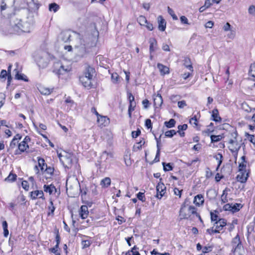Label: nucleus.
Returning a JSON list of instances; mask_svg holds the SVG:
<instances>
[{
	"mask_svg": "<svg viewBox=\"0 0 255 255\" xmlns=\"http://www.w3.org/2000/svg\"><path fill=\"white\" fill-rule=\"evenodd\" d=\"M178 107L180 109H182L187 106L186 101L185 100H182L181 101L178 102Z\"/></svg>",
	"mask_w": 255,
	"mask_h": 255,
	"instance_id": "obj_64",
	"label": "nucleus"
},
{
	"mask_svg": "<svg viewBox=\"0 0 255 255\" xmlns=\"http://www.w3.org/2000/svg\"><path fill=\"white\" fill-rule=\"evenodd\" d=\"M22 136L19 134H16L12 138L9 144L10 148L8 150H10L15 147L16 145V141L21 139Z\"/></svg>",
	"mask_w": 255,
	"mask_h": 255,
	"instance_id": "obj_33",
	"label": "nucleus"
},
{
	"mask_svg": "<svg viewBox=\"0 0 255 255\" xmlns=\"http://www.w3.org/2000/svg\"><path fill=\"white\" fill-rule=\"evenodd\" d=\"M137 20L139 24L141 26L144 25L145 23H147V21L145 16L142 15H139L137 18Z\"/></svg>",
	"mask_w": 255,
	"mask_h": 255,
	"instance_id": "obj_46",
	"label": "nucleus"
},
{
	"mask_svg": "<svg viewBox=\"0 0 255 255\" xmlns=\"http://www.w3.org/2000/svg\"><path fill=\"white\" fill-rule=\"evenodd\" d=\"M36 131L38 133L41 135L44 138L48 139L47 136L42 133V131L46 130L47 129V126L43 124H39L38 127L35 126Z\"/></svg>",
	"mask_w": 255,
	"mask_h": 255,
	"instance_id": "obj_23",
	"label": "nucleus"
},
{
	"mask_svg": "<svg viewBox=\"0 0 255 255\" xmlns=\"http://www.w3.org/2000/svg\"><path fill=\"white\" fill-rule=\"evenodd\" d=\"M249 74L251 79L255 81V62L251 65Z\"/></svg>",
	"mask_w": 255,
	"mask_h": 255,
	"instance_id": "obj_35",
	"label": "nucleus"
},
{
	"mask_svg": "<svg viewBox=\"0 0 255 255\" xmlns=\"http://www.w3.org/2000/svg\"><path fill=\"white\" fill-rule=\"evenodd\" d=\"M168 12L174 20L178 19V17L175 14L174 11L169 7H168Z\"/></svg>",
	"mask_w": 255,
	"mask_h": 255,
	"instance_id": "obj_57",
	"label": "nucleus"
},
{
	"mask_svg": "<svg viewBox=\"0 0 255 255\" xmlns=\"http://www.w3.org/2000/svg\"><path fill=\"white\" fill-rule=\"evenodd\" d=\"M145 143V139L143 137H140L139 141L136 142L135 144L134 145V148H136L137 150H140Z\"/></svg>",
	"mask_w": 255,
	"mask_h": 255,
	"instance_id": "obj_37",
	"label": "nucleus"
},
{
	"mask_svg": "<svg viewBox=\"0 0 255 255\" xmlns=\"http://www.w3.org/2000/svg\"><path fill=\"white\" fill-rule=\"evenodd\" d=\"M158 29L160 31H164L166 28V22L162 15H159L157 18Z\"/></svg>",
	"mask_w": 255,
	"mask_h": 255,
	"instance_id": "obj_20",
	"label": "nucleus"
},
{
	"mask_svg": "<svg viewBox=\"0 0 255 255\" xmlns=\"http://www.w3.org/2000/svg\"><path fill=\"white\" fill-rule=\"evenodd\" d=\"M139 248L136 246H134L130 250L131 255H141L138 251Z\"/></svg>",
	"mask_w": 255,
	"mask_h": 255,
	"instance_id": "obj_54",
	"label": "nucleus"
},
{
	"mask_svg": "<svg viewBox=\"0 0 255 255\" xmlns=\"http://www.w3.org/2000/svg\"><path fill=\"white\" fill-rule=\"evenodd\" d=\"M193 216L196 217L201 223H203L201 216L199 213L198 212L197 208L193 205L186 204V201L185 200L182 203L179 211L180 220H192Z\"/></svg>",
	"mask_w": 255,
	"mask_h": 255,
	"instance_id": "obj_1",
	"label": "nucleus"
},
{
	"mask_svg": "<svg viewBox=\"0 0 255 255\" xmlns=\"http://www.w3.org/2000/svg\"><path fill=\"white\" fill-rule=\"evenodd\" d=\"M17 176L13 171H10L8 175L4 179V181L7 183H13L17 179Z\"/></svg>",
	"mask_w": 255,
	"mask_h": 255,
	"instance_id": "obj_27",
	"label": "nucleus"
},
{
	"mask_svg": "<svg viewBox=\"0 0 255 255\" xmlns=\"http://www.w3.org/2000/svg\"><path fill=\"white\" fill-rule=\"evenodd\" d=\"M6 31L9 34L19 35L22 33L30 31V24L27 21L16 20L13 23H10L6 28Z\"/></svg>",
	"mask_w": 255,
	"mask_h": 255,
	"instance_id": "obj_2",
	"label": "nucleus"
},
{
	"mask_svg": "<svg viewBox=\"0 0 255 255\" xmlns=\"http://www.w3.org/2000/svg\"><path fill=\"white\" fill-rule=\"evenodd\" d=\"M49 252L54 254L55 255H61L59 247H53L49 249Z\"/></svg>",
	"mask_w": 255,
	"mask_h": 255,
	"instance_id": "obj_49",
	"label": "nucleus"
},
{
	"mask_svg": "<svg viewBox=\"0 0 255 255\" xmlns=\"http://www.w3.org/2000/svg\"><path fill=\"white\" fill-rule=\"evenodd\" d=\"M43 192L48 193L49 195H55L57 192V189L54 185L52 183L50 184H44L43 187Z\"/></svg>",
	"mask_w": 255,
	"mask_h": 255,
	"instance_id": "obj_14",
	"label": "nucleus"
},
{
	"mask_svg": "<svg viewBox=\"0 0 255 255\" xmlns=\"http://www.w3.org/2000/svg\"><path fill=\"white\" fill-rule=\"evenodd\" d=\"M124 158L125 163L126 164V165L127 166L130 165L131 163V161L129 160V159H130L129 156L128 155H124Z\"/></svg>",
	"mask_w": 255,
	"mask_h": 255,
	"instance_id": "obj_62",
	"label": "nucleus"
},
{
	"mask_svg": "<svg viewBox=\"0 0 255 255\" xmlns=\"http://www.w3.org/2000/svg\"><path fill=\"white\" fill-rule=\"evenodd\" d=\"M135 102H129L128 108V115L129 118L131 117L132 112L135 110Z\"/></svg>",
	"mask_w": 255,
	"mask_h": 255,
	"instance_id": "obj_40",
	"label": "nucleus"
},
{
	"mask_svg": "<svg viewBox=\"0 0 255 255\" xmlns=\"http://www.w3.org/2000/svg\"><path fill=\"white\" fill-rule=\"evenodd\" d=\"M153 100L154 107L156 109L160 108L163 103L162 97L159 94H154L153 95Z\"/></svg>",
	"mask_w": 255,
	"mask_h": 255,
	"instance_id": "obj_18",
	"label": "nucleus"
},
{
	"mask_svg": "<svg viewBox=\"0 0 255 255\" xmlns=\"http://www.w3.org/2000/svg\"><path fill=\"white\" fill-rule=\"evenodd\" d=\"M88 208L86 205H82L79 210V216L82 219H86L89 215Z\"/></svg>",
	"mask_w": 255,
	"mask_h": 255,
	"instance_id": "obj_22",
	"label": "nucleus"
},
{
	"mask_svg": "<svg viewBox=\"0 0 255 255\" xmlns=\"http://www.w3.org/2000/svg\"><path fill=\"white\" fill-rule=\"evenodd\" d=\"M166 187L162 182H159L156 186V197L161 199L166 193Z\"/></svg>",
	"mask_w": 255,
	"mask_h": 255,
	"instance_id": "obj_11",
	"label": "nucleus"
},
{
	"mask_svg": "<svg viewBox=\"0 0 255 255\" xmlns=\"http://www.w3.org/2000/svg\"><path fill=\"white\" fill-rule=\"evenodd\" d=\"M49 205L47 207V216H53L54 215V211L55 210V207L54 206L53 202L52 199L50 198L49 200Z\"/></svg>",
	"mask_w": 255,
	"mask_h": 255,
	"instance_id": "obj_25",
	"label": "nucleus"
},
{
	"mask_svg": "<svg viewBox=\"0 0 255 255\" xmlns=\"http://www.w3.org/2000/svg\"><path fill=\"white\" fill-rule=\"evenodd\" d=\"M250 121L252 124L249 125V128L250 129L253 130L255 129V113L252 116Z\"/></svg>",
	"mask_w": 255,
	"mask_h": 255,
	"instance_id": "obj_53",
	"label": "nucleus"
},
{
	"mask_svg": "<svg viewBox=\"0 0 255 255\" xmlns=\"http://www.w3.org/2000/svg\"><path fill=\"white\" fill-rule=\"evenodd\" d=\"M145 126L148 129L151 128L152 127L151 121L149 119H146L145 121Z\"/></svg>",
	"mask_w": 255,
	"mask_h": 255,
	"instance_id": "obj_63",
	"label": "nucleus"
},
{
	"mask_svg": "<svg viewBox=\"0 0 255 255\" xmlns=\"http://www.w3.org/2000/svg\"><path fill=\"white\" fill-rule=\"evenodd\" d=\"M54 90L53 87L49 88L42 86L39 88V91L42 95H49L54 91Z\"/></svg>",
	"mask_w": 255,
	"mask_h": 255,
	"instance_id": "obj_26",
	"label": "nucleus"
},
{
	"mask_svg": "<svg viewBox=\"0 0 255 255\" xmlns=\"http://www.w3.org/2000/svg\"><path fill=\"white\" fill-rule=\"evenodd\" d=\"M21 186L22 188L26 191H27L29 189V184L26 180H23L21 182Z\"/></svg>",
	"mask_w": 255,
	"mask_h": 255,
	"instance_id": "obj_55",
	"label": "nucleus"
},
{
	"mask_svg": "<svg viewBox=\"0 0 255 255\" xmlns=\"http://www.w3.org/2000/svg\"><path fill=\"white\" fill-rule=\"evenodd\" d=\"M241 161L239 163L238 174L237 175V180L241 183L247 182L251 173L250 164L246 160V157L243 155L241 157Z\"/></svg>",
	"mask_w": 255,
	"mask_h": 255,
	"instance_id": "obj_4",
	"label": "nucleus"
},
{
	"mask_svg": "<svg viewBox=\"0 0 255 255\" xmlns=\"http://www.w3.org/2000/svg\"><path fill=\"white\" fill-rule=\"evenodd\" d=\"M91 243L89 240H84L82 241L83 248H87L90 246Z\"/></svg>",
	"mask_w": 255,
	"mask_h": 255,
	"instance_id": "obj_59",
	"label": "nucleus"
},
{
	"mask_svg": "<svg viewBox=\"0 0 255 255\" xmlns=\"http://www.w3.org/2000/svg\"><path fill=\"white\" fill-rule=\"evenodd\" d=\"M31 141V138L28 135H26L22 141L17 144V148L14 151L15 155H21L23 153H28L29 150L28 143Z\"/></svg>",
	"mask_w": 255,
	"mask_h": 255,
	"instance_id": "obj_7",
	"label": "nucleus"
},
{
	"mask_svg": "<svg viewBox=\"0 0 255 255\" xmlns=\"http://www.w3.org/2000/svg\"><path fill=\"white\" fill-rule=\"evenodd\" d=\"M230 191V189L228 187L225 188V189L223 191L222 194L221 196V201L222 203H226L228 202V192Z\"/></svg>",
	"mask_w": 255,
	"mask_h": 255,
	"instance_id": "obj_29",
	"label": "nucleus"
},
{
	"mask_svg": "<svg viewBox=\"0 0 255 255\" xmlns=\"http://www.w3.org/2000/svg\"><path fill=\"white\" fill-rule=\"evenodd\" d=\"M211 120L217 123H221L222 121V118L220 116L219 112L217 108H214L211 112Z\"/></svg>",
	"mask_w": 255,
	"mask_h": 255,
	"instance_id": "obj_19",
	"label": "nucleus"
},
{
	"mask_svg": "<svg viewBox=\"0 0 255 255\" xmlns=\"http://www.w3.org/2000/svg\"><path fill=\"white\" fill-rule=\"evenodd\" d=\"M205 203V198L204 195L198 194L194 196L193 200V203L194 206L197 207H202Z\"/></svg>",
	"mask_w": 255,
	"mask_h": 255,
	"instance_id": "obj_13",
	"label": "nucleus"
},
{
	"mask_svg": "<svg viewBox=\"0 0 255 255\" xmlns=\"http://www.w3.org/2000/svg\"><path fill=\"white\" fill-rule=\"evenodd\" d=\"M55 233L56 234L55 241L56 244L54 247H59V245L61 241V238L59 233V230L58 229H55Z\"/></svg>",
	"mask_w": 255,
	"mask_h": 255,
	"instance_id": "obj_47",
	"label": "nucleus"
},
{
	"mask_svg": "<svg viewBox=\"0 0 255 255\" xmlns=\"http://www.w3.org/2000/svg\"><path fill=\"white\" fill-rule=\"evenodd\" d=\"M214 3V0H206L204 5L199 8V11L202 12L207 8H209Z\"/></svg>",
	"mask_w": 255,
	"mask_h": 255,
	"instance_id": "obj_32",
	"label": "nucleus"
},
{
	"mask_svg": "<svg viewBox=\"0 0 255 255\" xmlns=\"http://www.w3.org/2000/svg\"><path fill=\"white\" fill-rule=\"evenodd\" d=\"M224 137L222 135H211L210 136L211 142L212 143H215L218 142L222 140V139Z\"/></svg>",
	"mask_w": 255,
	"mask_h": 255,
	"instance_id": "obj_42",
	"label": "nucleus"
},
{
	"mask_svg": "<svg viewBox=\"0 0 255 255\" xmlns=\"http://www.w3.org/2000/svg\"><path fill=\"white\" fill-rule=\"evenodd\" d=\"M97 122L99 127H105L109 124L110 119L107 116L100 115L97 117Z\"/></svg>",
	"mask_w": 255,
	"mask_h": 255,
	"instance_id": "obj_16",
	"label": "nucleus"
},
{
	"mask_svg": "<svg viewBox=\"0 0 255 255\" xmlns=\"http://www.w3.org/2000/svg\"><path fill=\"white\" fill-rule=\"evenodd\" d=\"M147 30L149 31H152L154 29V27L153 24L150 23V22L147 21V23H145V24L144 25Z\"/></svg>",
	"mask_w": 255,
	"mask_h": 255,
	"instance_id": "obj_60",
	"label": "nucleus"
},
{
	"mask_svg": "<svg viewBox=\"0 0 255 255\" xmlns=\"http://www.w3.org/2000/svg\"><path fill=\"white\" fill-rule=\"evenodd\" d=\"M177 133V131L174 129H171L165 131V136L167 137H172Z\"/></svg>",
	"mask_w": 255,
	"mask_h": 255,
	"instance_id": "obj_52",
	"label": "nucleus"
},
{
	"mask_svg": "<svg viewBox=\"0 0 255 255\" xmlns=\"http://www.w3.org/2000/svg\"><path fill=\"white\" fill-rule=\"evenodd\" d=\"M162 165L163 166V170L165 171H169L173 170V166L171 163H166L165 162H163Z\"/></svg>",
	"mask_w": 255,
	"mask_h": 255,
	"instance_id": "obj_48",
	"label": "nucleus"
},
{
	"mask_svg": "<svg viewBox=\"0 0 255 255\" xmlns=\"http://www.w3.org/2000/svg\"><path fill=\"white\" fill-rule=\"evenodd\" d=\"M149 53H150V59H152L153 56L152 54L155 52V51L158 48V43L157 40L155 38H150L149 39Z\"/></svg>",
	"mask_w": 255,
	"mask_h": 255,
	"instance_id": "obj_15",
	"label": "nucleus"
},
{
	"mask_svg": "<svg viewBox=\"0 0 255 255\" xmlns=\"http://www.w3.org/2000/svg\"><path fill=\"white\" fill-rule=\"evenodd\" d=\"M111 80L114 84H118L120 81V77L117 73H113L111 74Z\"/></svg>",
	"mask_w": 255,
	"mask_h": 255,
	"instance_id": "obj_39",
	"label": "nucleus"
},
{
	"mask_svg": "<svg viewBox=\"0 0 255 255\" xmlns=\"http://www.w3.org/2000/svg\"><path fill=\"white\" fill-rule=\"evenodd\" d=\"M232 204L227 203L223 206V209L225 211H230L232 212Z\"/></svg>",
	"mask_w": 255,
	"mask_h": 255,
	"instance_id": "obj_56",
	"label": "nucleus"
},
{
	"mask_svg": "<svg viewBox=\"0 0 255 255\" xmlns=\"http://www.w3.org/2000/svg\"><path fill=\"white\" fill-rule=\"evenodd\" d=\"M231 245L233 247V250H234V253L243 247L242 242L238 234L232 239Z\"/></svg>",
	"mask_w": 255,
	"mask_h": 255,
	"instance_id": "obj_12",
	"label": "nucleus"
},
{
	"mask_svg": "<svg viewBox=\"0 0 255 255\" xmlns=\"http://www.w3.org/2000/svg\"><path fill=\"white\" fill-rule=\"evenodd\" d=\"M15 79L18 80H22L25 82H28L29 79L28 77L24 74L20 73L19 71H17L15 75Z\"/></svg>",
	"mask_w": 255,
	"mask_h": 255,
	"instance_id": "obj_34",
	"label": "nucleus"
},
{
	"mask_svg": "<svg viewBox=\"0 0 255 255\" xmlns=\"http://www.w3.org/2000/svg\"><path fill=\"white\" fill-rule=\"evenodd\" d=\"M157 67L160 71L161 75L162 76H164L165 75L168 74L170 73L169 68L162 64L158 63Z\"/></svg>",
	"mask_w": 255,
	"mask_h": 255,
	"instance_id": "obj_24",
	"label": "nucleus"
},
{
	"mask_svg": "<svg viewBox=\"0 0 255 255\" xmlns=\"http://www.w3.org/2000/svg\"><path fill=\"white\" fill-rule=\"evenodd\" d=\"M243 207V205L241 203L232 204V213H235L239 212Z\"/></svg>",
	"mask_w": 255,
	"mask_h": 255,
	"instance_id": "obj_38",
	"label": "nucleus"
},
{
	"mask_svg": "<svg viewBox=\"0 0 255 255\" xmlns=\"http://www.w3.org/2000/svg\"><path fill=\"white\" fill-rule=\"evenodd\" d=\"M60 159L64 167L67 169L72 168L78 163V160L72 153H66L65 155L61 156Z\"/></svg>",
	"mask_w": 255,
	"mask_h": 255,
	"instance_id": "obj_6",
	"label": "nucleus"
},
{
	"mask_svg": "<svg viewBox=\"0 0 255 255\" xmlns=\"http://www.w3.org/2000/svg\"><path fill=\"white\" fill-rule=\"evenodd\" d=\"M176 124V121L173 119H171L168 121H165L164 123V125L167 128H171L175 127Z\"/></svg>",
	"mask_w": 255,
	"mask_h": 255,
	"instance_id": "obj_44",
	"label": "nucleus"
},
{
	"mask_svg": "<svg viewBox=\"0 0 255 255\" xmlns=\"http://www.w3.org/2000/svg\"><path fill=\"white\" fill-rule=\"evenodd\" d=\"M111 179L110 177H106L102 179L100 185L103 188H107L111 185Z\"/></svg>",
	"mask_w": 255,
	"mask_h": 255,
	"instance_id": "obj_31",
	"label": "nucleus"
},
{
	"mask_svg": "<svg viewBox=\"0 0 255 255\" xmlns=\"http://www.w3.org/2000/svg\"><path fill=\"white\" fill-rule=\"evenodd\" d=\"M37 165H35L34 167V170L35 172L36 175L37 176H40L42 175V172L44 171V169L46 167L47 164L46 163L44 158L41 157H37Z\"/></svg>",
	"mask_w": 255,
	"mask_h": 255,
	"instance_id": "obj_8",
	"label": "nucleus"
},
{
	"mask_svg": "<svg viewBox=\"0 0 255 255\" xmlns=\"http://www.w3.org/2000/svg\"><path fill=\"white\" fill-rule=\"evenodd\" d=\"M60 9V6L55 3H51L49 4V10L50 11H53L54 12H57Z\"/></svg>",
	"mask_w": 255,
	"mask_h": 255,
	"instance_id": "obj_41",
	"label": "nucleus"
},
{
	"mask_svg": "<svg viewBox=\"0 0 255 255\" xmlns=\"http://www.w3.org/2000/svg\"><path fill=\"white\" fill-rule=\"evenodd\" d=\"M238 224V220L237 219L232 221V223H227L228 230L231 232L235 229V226Z\"/></svg>",
	"mask_w": 255,
	"mask_h": 255,
	"instance_id": "obj_43",
	"label": "nucleus"
},
{
	"mask_svg": "<svg viewBox=\"0 0 255 255\" xmlns=\"http://www.w3.org/2000/svg\"><path fill=\"white\" fill-rule=\"evenodd\" d=\"M18 198L19 199V201L21 202V205L24 206L26 205V197L23 194H20Z\"/></svg>",
	"mask_w": 255,
	"mask_h": 255,
	"instance_id": "obj_51",
	"label": "nucleus"
},
{
	"mask_svg": "<svg viewBox=\"0 0 255 255\" xmlns=\"http://www.w3.org/2000/svg\"><path fill=\"white\" fill-rule=\"evenodd\" d=\"M181 97L178 95H172L170 96V99L173 103H176L178 99H180Z\"/></svg>",
	"mask_w": 255,
	"mask_h": 255,
	"instance_id": "obj_61",
	"label": "nucleus"
},
{
	"mask_svg": "<svg viewBox=\"0 0 255 255\" xmlns=\"http://www.w3.org/2000/svg\"><path fill=\"white\" fill-rule=\"evenodd\" d=\"M29 197L31 200L41 199L45 200L44 192L41 190H35L29 192Z\"/></svg>",
	"mask_w": 255,
	"mask_h": 255,
	"instance_id": "obj_10",
	"label": "nucleus"
},
{
	"mask_svg": "<svg viewBox=\"0 0 255 255\" xmlns=\"http://www.w3.org/2000/svg\"><path fill=\"white\" fill-rule=\"evenodd\" d=\"M137 198L141 201L142 202H144L146 201V198L144 192H139L136 194Z\"/></svg>",
	"mask_w": 255,
	"mask_h": 255,
	"instance_id": "obj_50",
	"label": "nucleus"
},
{
	"mask_svg": "<svg viewBox=\"0 0 255 255\" xmlns=\"http://www.w3.org/2000/svg\"><path fill=\"white\" fill-rule=\"evenodd\" d=\"M214 158H215L218 162V165L217 167V170H218L223 162V156L221 153H218L214 155Z\"/></svg>",
	"mask_w": 255,
	"mask_h": 255,
	"instance_id": "obj_36",
	"label": "nucleus"
},
{
	"mask_svg": "<svg viewBox=\"0 0 255 255\" xmlns=\"http://www.w3.org/2000/svg\"><path fill=\"white\" fill-rule=\"evenodd\" d=\"M200 117V114L199 112L196 115H194L189 120V124L191 125L194 128L199 129L200 126L199 124V119Z\"/></svg>",
	"mask_w": 255,
	"mask_h": 255,
	"instance_id": "obj_21",
	"label": "nucleus"
},
{
	"mask_svg": "<svg viewBox=\"0 0 255 255\" xmlns=\"http://www.w3.org/2000/svg\"><path fill=\"white\" fill-rule=\"evenodd\" d=\"M213 226L206 230L207 234L210 236L219 234L224 232V229L227 225V221L226 219L218 220L217 221L212 223Z\"/></svg>",
	"mask_w": 255,
	"mask_h": 255,
	"instance_id": "obj_5",
	"label": "nucleus"
},
{
	"mask_svg": "<svg viewBox=\"0 0 255 255\" xmlns=\"http://www.w3.org/2000/svg\"><path fill=\"white\" fill-rule=\"evenodd\" d=\"M230 150L232 152H237L240 148V146L239 145L237 140L235 138L234 139H231L229 141V146H228Z\"/></svg>",
	"mask_w": 255,
	"mask_h": 255,
	"instance_id": "obj_17",
	"label": "nucleus"
},
{
	"mask_svg": "<svg viewBox=\"0 0 255 255\" xmlns=\"http://www.w3.org/2000/svg\"><path fill=\"white\" fill-rule=\"evenodd\" d=\"M174 195L177 196L179 199L181 198L183 192L182 189H180L177 187H174L173 189Z\"/></svg>",
	"mask_w": 255,
	"mask_h": 255,
	"instance_id": "obj_45",
	"label": "nucleus"
},
{
	"mask_svg": "<svg viewBox=\"0 0 255 255\" xmlns=\"http://www.w3.org/2000/svg\"><path fill=\"white\" fill-rule=\"evenodd\" d=\"M54 168L51 166H47L46 165V167L44 169V171L42 172V174H44L45 176H47V178L50 177L53 175L54 173Z\"/></svg>",
	"mask_w": 255,
	"mask_h": 255,
	"instance_id": "obj_30",
	"label": "nucleus"
},
{
	"mask_svg": "<svg viewBox=\"0 0 255 255\" xmlns=\"http://www.w3.org/2000/svg\"><path fill=\"white\" fill-rule=\"evenodd\" d=\"M211 221L212 223L217 221L218 220L222 219L223 218H220L219 216V212L217 210L211 211L210 213Z\"/></svg>",
	"mask_w": 255,
	"mask_h": 255,
	"instance_id": "obj_28",
	"label": "nucleus"
},
{
	"mask_svg": "<svg viewBox=\"0 0 255 255\" xmlns=\"http://www.w3.org/2000/svg\"><path fill=\"white\" fill-rule=\"evenodd\" d=\"M184 65L185 67L190 71L189 72H185L181 75V77L183 78V79L184 80H186L189 77L192 76L194 70L193 67L191 63V60L189 57L185 58V59H184Z\"/></svg>",
	"mask_w": 255,
	"mask_h": 255,
	"instance_id": "obj_9",
	"label": "nucleus"
},
{
	"mask_svg": "<svg viewBox=\"0 0 255 255\" xmlns=\"http://www.w3.org/2000/svg\"><path fill=\"white\" fill-rule=\"evenodd\" d=\"M141 134V131L139 128H137L136 131H132L131 132V136L133 138L137 137Z\"/></svg>",
	"mask_w": 255,
	"mask_h": 255,
	"instance_id": "obj_58",
	"label": "nucleus"
},
{
	"mask_svg": "<svg viewBox=\"0 0 255 255\" xmlns=\"http://www.w3.org/2000/svg\"><path fill=\"white\" fill-rule=\"evenodd\" d=\"M95 73V69L88 65L86 67L83 74L79 77V81L82 85L88 90L95 89L97 87L96 84L94 83L93 79V74Z\"/></svg>",
	"mask_w": 255,
	"mask_h": 255,
	"instance_id": "obj_3",
	"label": "nucleus"
}]
</instances>
